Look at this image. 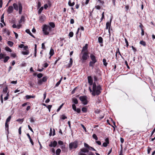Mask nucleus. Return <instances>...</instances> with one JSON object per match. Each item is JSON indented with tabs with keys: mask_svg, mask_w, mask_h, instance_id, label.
<instances>
[{
	"mask_svg": "<svg viewBox=\"0 0 155 155\" xmlns=\"http://www.w3.org/2000/svg\"><path fill=\"white\" fill-rule=\"evenodd\" d=\"M90 58L91 61L97 62L96 57L93 54H91L90 55Z\"/></svg>",
	"mask_w": 155,
	"mask_h": 155,
	"instance_id": "13",
	"label": "nucleus"
},
{
	"mask_svg": "<svg viewBox=\"0 0 155 155\" xmlns=\"http://www.w3.org/2000/svg\"><path fill=\"white\" fill-rule=\"evenodd\" d=\"M80 55V60L82 63H83L85 62L89 57L88 51L82 52V53H81Z\"/></svg>",
	"mask_w": 155,
	"mask_h": 155,
	"instance_id": "3",
	"label": "nucleus"
},
{
	"mask_svg": "<svg viewBox=\"0 0 155 155\" xmlns=\"http://www.w3.org/2000/svg\"><path fill=\"white\" fill-rule=\"evenodd\" d=\"M78 155H87L86 154L82 153L81 152H79L78 153Z\"/></svg>",
	"mask_w": 155,
	"mask_h": 155,
	"instance_id": "64",
	"label": "nucleus"
},
{
	"mask_svg": "<svg viewBox=\"0 0 155 155\" xmlns=\"http://www.w3.org/2000/svg\"><path fill=\"white\" fill-rule=\"evenodd\" d=\"M10 57L9 56H7L5 57L4 59V62L5 63H6L8 60L9 59Z\"/></svg>",
	"mask_w": 155,
	"mask_h": 155,
	"instance_id": "29",
	"label": "nucleus"
},
{
	"mask_svg": "<svg viewBox=\"0 0 155 155\" xmlns=\"http://www.w3.org/2000/svg\"><path fill=\"white\" fill-rule=\"evenodd\" d=\"M151 150V148L150 147H148L147 148V153H148V154H149L150 153V151Z\"/></svg>",
	"mask_w": 155,
	"mask_h": 155,
	"instance_id": "53",
	"label": "nucleus"
},
{
	"mask_svg": "<svg viewBox=\"0 0 155 155\" xmlns=\"http://www.w3.org/2000/svg\"><path fill=\"white\" fill-rule=\"evenodd\" d=\"M88 48V44H85V46L83 47L82 49L81 50V53L84 52H86L88 51L87 49Z\"/></svg>",
	"mask_w": 155,
	"mask_h": 155,
	"instance_id": "11",
	"label": "nucleus"
},
{
	"mask_svg": "<svg viewBox=\"0 0 155 155\" xmlns=\"http://www.w3.org/2000/svg\"><path fill=\"white\" fill-rule=\"evenodd\" d=\"M96 61H91L89 62V66L90 67H91L93 68L94 67V64L96 62Z\"/></svg>",
	"mask_w": 155,
	"mask_h": 155,
	"instance_id": "15",
	"label": "nucleus"
},
{
	"mask_svg": "<svg viewBox=\"0 0 155 155\" xmlns=\"http://www.w3.org/2000/svg\"><path fill=\"white\" fill-rule=\"evenodd\" d=\"M125 64L127 66V68L128 69H130V67H129V65H128V64L127 62V61H125Z\"/></svg>",
	"mask_w": 155,
	"mask_h": 155,
	"instance_id": "60",
	"label": "nucleus"
},
{
	"mask_svg": "<svg viewBox=\"0 0 155 155\" xmlns=\"http://www.w3.org/2000/svg\"><path fill=\"white\" fill-rule=\"evenodd\" d=\"M49 25L51 28H54L55 27V25L53 22H50L49 23Z\"/></svg>",
	"mask_w": 155,
	"mask_h": 155,
	"instance_id": "22",
	"label": "nucleus"
},
{
	"mask_svg": "<svg viewBox=\"0 0 155 155\" xmlns=\"http://www.w3.org/2000/svg\"><path fill=\"white\" fill-rule=\"evenodd\" d=\"M5 130L7 131V134H8L9 133V125L8 123L5 122Z\"/></svg>",
	"mask_w": 155,
	"mask_h": 155,
	"instance_id": "14",
	"label": "nucleus"
},
{
	"mask_svg": "<svg viewBox=\"0 0 155 155\" xmlns=\"http://www.w3.org/2000/svg\"><path fill=\"white\" fill-rule=\"evenodd\" d=\"M75 4V2H71V0H69L68 2V5L70 6H73Z\"/></svg>",
	"mask_w": 155,
	"mask_h": 155,
	"instance_id": "19",
	"label": "nucleus"
},
{
	"mask_svg": "<svg viewBox=\"0 0 155 155\" xmlns=\"http://www.w3.org/2000/svg\"><path fill=\"white\" fill-rule=\"evenodd\" d=\"M116 52H117V53H118L121 56V58L123 59H124V57L122 56V55H121V53H120V51H119V48H117V51H116Z\"/></svg>",
	"mask_w": 155,
	"mask_h": 155,
	"instance_id": "38",
	"label": "nucleus"
},
{
	"mask_svg": "<svg viewBox=\"0 0 155 155\" xmlns=\"http://www.w3.org/2000/svg\"><path fill=\"white\" fill-rule=\"evenodd\" d=\"M21 53L24 55H27L29 54V52L28 50H26L25 51H22Z\"/></svg>",
	"mask_w": 155,
	"mask_h": 155,
	"instance_id": "33",
	"label": "nucleus"
},
{
	"mask_svg": "<svg viewBox=\"0 0 155 155\" xmlns=\"http://www.w3.org/2000/svg\"><path fill=\"white\" fill-rule=\"evenodd\" d=\"M92 137L96 140H98V137L95 134H94L92 135Z\"/></svg>",
	"mask_w": 155,
	"mask_h": 155,
	"instance_id": "40",
	"label": "nucleus"
},
{
	"mask_svg": "<svg viewBox=\"0 0 155 155\" xmlns=\"http://www.w3.org/2000/svg\"><path fill=\"white\" fill-rule=\"evenodd\" d=\"M41 48L44 49L45 50L46 49L45 47V45L44 43H42L41 44Z\"/></svg>",
	"mask_w": 155,
	"mask_h": 155,
	"instance_id": "49",
	"label": "nucleus"
},
{
	"mask_svg": "<svg viewBox=\"0 0 155 155\" xmlns=\"http://www.w3.org/2000/svg\"><path fill=\"white\" fill-rule=\"evenodd\" d=\"M25 17L24 16H21L20 20L19 21V23H20L22 22H24L25 21Z\"/></svg>",
	"mask_w": 155,
	"mask_h": 155,
	"instance_id": "20",
	"label": "nucleus"
},
{
	"mask_svg": "<svg viewBox=\"0 0 155 155\" xmlns=\"http://www.w3.org/2000/svg\"><path fill=\"white\" fill-rule=\"evenodd\" d=\"M74 35V33L72 31H71L69 32V36L70 37H73V36Z\"/></svg>",
	"mask_w": 155,
	"mask_h": 155,
	"instance_id": "41",
	"label": "nucleus"
},
{
	"mask_svg": "<svg viewBox=\"0 0 155 155\" xmlns=\"http://www.w3.org/2000/svg\"><path fill=\"white\" fill-rule=\"evenodd\" d=\"M5 49L6 51H8L10 52H11L12 51V50L8 47H6L5 48Z\"/></svg>",
	"mask_w": 155,
	"mask_h": 155,
	"instance_id": "35",
	"label": "nucleus"
},
{
	"mask_svg": "<svg viewBox=\"0 0 155 155\" xmlns=\"http://www.w3.org/2000/svg\"><path fill=\"white\" fill-rule=\"evenodd\" d=\"M43 7H41L38 11V14H40L41 13V12L42 11V10H43Z\"/></svg>",
	"mask_w": 155,
	"mask_h": 155,
	"instance_id": "39",
	"label": "nucleus"
},
{
	"mask_svg": "<svg viewBox=\"0 0 155 155\" xmlns=\"http://www.w3.org/2000/svg\"><path fill=\"white\" fill-rule=\"evenodd\" d=\"M72 101L75 104H77L78 103V101L77 99L75 97H73L72 98Z\"/></svg>",
	"mask_w": 155,
	"mask_h": 155,
	"instance_id": "24",
	"label": "nucleus"
},
{
	"mask_svg": "<svg viewBox=\"0 0 155 155\" xmlns=\"http://www.w3.org/2000/svg\"><path fill=\"white\" fill-rule=\"evenodd\" d=\"M52 107V105H48L47 108L48 109L49 112L50 111L51 109V108Z\"/></svg>",
	"mask_w": 155,
	"mask_h": 155,
	"instance_id": "45",
	"label": "nucleus"
},
{
	"mask_svg": "<svg viewBox=\"0 0 155 155\" xmlns=\"http://www.w3.org/2000/svg\"><path fill=\"white\" fill-rule=\"evenodd\" d=\"M35 95H26L25 96V98L26 99H28L30 98H35Z\"/></svg>",
	"mask_w": 155,
	"mask_h": 155,
	"instance_id": "18",
	"label": "nucleus"
},
{
	"mask_svg": "<svg viewBox=\"0 0 155 155\" xmlns=\"http://www.w3.org/2000/svg\"><path fill=\"white\" fill-rule=\"evenodd\" d=\"M98 42L100 44H103V39L101 37H99L98 38Z\"/></svg>",
	"mask_w": 155,
	"mask_h": 155,
	"instance_id": "25",
	"label": "nucleus"
},
{
	"mask_svg": "<svg viewBox=\"0 0 155 155\" xmlns=\"http://www.w3.org/2000/svg\"><path fill=\"white\" fill-rule=\"evenodd\" d=\"M79 98L83 104L84 105H86L87 104L88 101L87 100V97L86 96H81L79 97Z\"/></svg>",
	"mask_w": 155,
	"mask_h": 155,
	"instance_id": "6",
	"label": "nucleus"
},
{
	"mask_svg": "<svg viewBox=\"0 0 155 155\" xmlns=\"http://www.w3.org/2000/svg\"><path fill=\"white\" fill-rule=\"evenodd\" d=\"M46 17L44 14H41L39 17V21L40 23L43 22L46 19Z\"/></svg>",
	"mask_w": 155,
	"mask_h": 155,
	"instance_id": "9",
	"label": "nucleus"
},
{
	"mask_svg": "<svg viewBox=\"0 0 155 155\" xmlns=\"http://www.w3.org/2000/svg\"><path fill=\"white\" fill-rule=\"evenodd\" d=\"M102 88L100 85L97 86L95 82H94L93 85V92L91 94L93 96L99 95L101 93Z\"/></svg>",
	"mask_w": 155,
	"mask_h": 155,
	"instance_id": "2",
	"label": "nucleus"
},
{
	"mask_svg": "<svg viewBox=\"0 0 155 155\" xmlns=\"http://www.w3.org/2000/svg\"><path fill=\"white\" fill-rule=\"evenodd\" d=\"M97 1H98L102 5H103L104 3V1H102L101 0H96Z\"/></svg>",
	"mask_w": 155,
	"mask_h": 155,
	"instance_id": "55",
	"label": "nucleus"
},
{
	"mask_svg": "<svg viewBox=\"0 0 155 155\" xmlns=\"http://www.w3.org/2000/svg\"><path fill=\"white\" fill-rule=\"evenodd\" d=\"M72 64H73V60L72 58H70L69 62L67 65L68 67V68H69L71 67L72 65Z\"/></svg>",
	"mask_w": 155,
	"mask_h": 155,
	"instance_id": "16",
	"label": "nucleus"
},
{
	"mask_svg": "<svg viewBox=\"0 0 155 155\" xmlns=\"http://www.w3.org/2000/svg\"><path fill=\"white\" fill-rule=\"evenodd\" d=\"M61 118L62 120H64L67 118V117L65 116L63 114L61 115Z\"/></svg>",
	"mask_w": 155,
	"mask_h": 155,
	"instance_id": "44",
	"label": "nucleus"
},
{
	"mask_svg": "<svg viewBox=\"0 0 155 155\" xmlns=\"http://www.w3.org/2000/svg\"><path fill=\"white\" fill-rule=\"evenodd\" d=\"M8 89V87H6L5 88H4L3 90V93H4L6 94L7 92Z\"/></svg>",
	"mask_w": 155,
	"mask_h": 155,
	"instance_id": "43",
	"label": "nucleus"
},
{
	"mask_svg": "<svg viewBox=\"0 0 155 155\" xmlns=\"http://www.w3.org/2000/svg\"><path fill=\"white\" fill-rule=\"evenodd\" d=\"M61 150L60 149H59V148L58 149L56 150V155H60V153L61 152Z\"/></svg>",
	"mask_w": 155,
	"mask_h": 155,
	"instance_id": "28",
	"label": "nucleus"
},
{
	"mask_svg": "<svg viewBox=\"0 0 155 155\" xmlns=\"http://www.w3.org/2000/svg\"><path fill=\"white\" fill-rule=\"evenodd\" d=\"M29 139L30 142H31V144H32V146H33L34 145V142H33V141L32 140L31 138H29Z\"/></svg>",
	"mask_w": 155,
	"mask_h": 155,
	"instance_id": "62",
	"label": "nucleus"
},
{
	"mask_svg": "<svg viewBox=\"0 0 155 155\" xmlns=\"http://www.w3.org/2000/svg\"><path fill=\"white\" fill-rule=\"evenodd\" d=\"M51 152L53 153V154L54 155L55 153V149L54 148H52L51 149Z\"/></svg>",
	"mask_w": 155,
	"mask_h": 155,
	"instance_id": "52",
	"label": "nucleus"
},
{
	"mask_svg": "<svg viewBox=\"0 0 155 155\" xmlns=\"http://www.w3.org/2000/svg\"><path fill=\"white\" fill-rule=\"evenodd\" d=\"M88 82L90 85H93V80L91 76H88L87 77Z\"/></svg>",
	"mask_w": 155,
	"mask_h": 155,
	"instance_id": "10",
	"label": "nucleus"
},
{
	"mask_svg": "<svg viewBox=\"0 0 155 155\" xmlns=\"http://www.w3.org/2000/svg\"><path fill=\"white\" fill-rule=\"evenodd\" d=\"M140 25H139V27L141 28V30L142 29H143V28L144 27V26L141 23H140Z\"/></svg>",
	"mask_w": 155,
	"mask_h": 155,
	"instance_id": "54",
	"label": "nucleus"
},
{
	"mask_svg": "<svg viewBox=\"0 0 155 155\" xmlns=\"http://www.w3.org/2000/svg\"><path fill=\"white\" fill-rule=\"evenodd\" d=\"M5 55L2 53L0 54V59H2L4 58Z\"/></svg>",
	"mask_w": 155,
	"mask_h": 155,
	"instance_id": "59",
	"label": "nucleus"
},
{
	"mask_svg": "<svg viewBox=\"0 0 155 155\" xmlns=\"http://www.w3.org/2000/svg\"><path fill=\"white\" fill-rule=\"evenodd\" d=\"M72 109L74 110V111L76 110V109L77 108H76V105H75V104H73L72 105Z\"/></svg>",
	"mask_w": 155,
	"mask_h": 155,
	"instance_id": "48",
	"label": "nucleus"
},
{
	"mask_svg": "<svg viewBox=\"0 0 155 155\" xmlns=\"http://www.w3.org/2000/svg\"><path fill=\"white\" fill-rule=\"evenodd\" d=\"M42 30L44 35H48L49 34V32L51 31V28L49 25L44 24L42 26Z\"/></svg>",
	"mask_w": 155,
	"mask_h": 155,
	"instance_id": "4",
	"label": "nucleus"
},
{
	"mask_svg": "<svg viewBox=\"0 0 155 155\" xmlns=\"http://www.w3.org/2000/svg\"><path fill=\"white\" fill-rule=\"evenodd\" d=\"M69 146L70 150H71L73 148L76 149L78 146V142L75 140L72 142L69 143Z\"/></svg>",
	"mask_w": 155,
	"mask_h": 155,
	"instance_id": "5",
	"label": "nucleus"
},
{
	"mask_svg": "<svg viewBox=\"0 0 155 155\" xmlns=\"http://www.w3.org/2000/svg\"><path fill=\"white\" fill-rule=\"evenodd\" d=\"M57 144V142L55 140L53 141V142H51L49 144V146L50 147H55Z\"/></svg>",
	"mask_w": 155,
	"mask_h": 155,
	"instance_id": "12",
	"label": "nucleus"
},
{
	"mask_svg": "<svg viewBox=\"0 0 155 155\" xmlns=\"http://www.w3.org/2000/svg\"><path fill=\"white\" fill-rule=\"evenodd\" d=\"M108 144H109L108 143H107L106 142H104L103 143V145L102 146H103V147H106L107 146Z\"/></svg>",
	"mask_w": 155,
	"mask_h": 155,
	"instance_id": "56",
	"label": "nucleus"
},
{
	"mask_svg": "<svg viewBox=\"0 0 155 155\" xmlns=\"http://www.w3.org/2000/svg\"><path fill=\"white\" fill-rule=\"evenodd\" d=\"M88 149H89L90 150H92L95 151H96V150L94 148L91 146L89 147Z\"/></svg>",
	"mask_w": 155,
	"mask_h": 155,
	"instance_id": "61",
	"label": "nucleus"
},
{
	"mask_svg": "<svg viewBox=\"0 0 155 155\" xmlns=\"http://www.w3.org/2000/svg\"><path fill=\"white\" fill-rule=\"evenodd\" d=\"M82 153H88L89 152V150L85 148H83L80 149V151Z\"/></svg>",
	"mask_w": 155,
	"mask_h": 155,
	"instance_id": "17",
	"label": "nucleus"
},
{
	"mask_svg": "<svg viewBox=\"0 0 155 155\" xmlns=\"http://www.w3.org/2000/svg\"><path fill=\"white\" fill-rule=\"evenodd\" d=\"M13 6L14 8L12 6H10L8 7L7 12L8 14H11L13 12L14 8L17 11L18 10L19 14H21L22 11V6L20 2H18V4L16 3H13Z\"/></svg>",
	"mask_w": 155,
	"mask_h": 155,
	"instance_id": "1",
	"label": "nucleus"
},
{
	"mask_svg": "<svg viewBox=\"0 0 155 155\" xmlns=\"http://www.w3.org/2000/svg\"><path fill=\"white\" fill-rule=\"evenodd\" d=\"M11 118V116H9L8 118L6 119L5 122L8 123L10 122Z\"/></svg>",
	"mask_w": 155,
	"mask_h": 155,
	"instance_id": "36",
	"label": "nucleus"
},
{
	"mask_svg": "<svg viewBox=\"0 0 155 155\" xmlns=\"http://www.w3.org/2000/svg\"><path fill=\"white\" fill-rule=\"evenodd\" d=\"M75 111H76L78 113H80L81 112V110L80 108H77L76 109Z\"/></svg>",
	"mask_w": 155,
	"mask_h": 155,
	"instance_id": "57",
	"label": "nucleus"
},
{
	"mask_svg": "<svg viewBox=\"0 0 155 155\" xmlns=\"http://www.w3.org/2000/svg\"><path fill=\"white\" fill-rule=\"evenodd\" d=\"M54 54V50L51 48L50 49L49 54L50 55V57L53 56Z\"/></svg>",
	"mask_w": 155,
	"mask_h": 155,
	"instance_id": "23",
	"label": "nucleus"
},
{
	"mask_svg": "<svg viewBox=\"0 0 155 155\" xmlns=\"http://www.w3.org/2000/svg\"><path fill=\"white\" fill-rule=\"evenodd\" d=\"M103 62L104 66L106 67L108 64L106 62V60L105 58H104L103 60Z\"/></svg>",
	"mask_w": 155,
	"mask_h": 155,
	"instance_id": "32",
	"label": "nucleus"
},
{
	"mask_svg": "<svg viewBox=\"0 0 155 155\" xmlns=\"http://www.w3.org/2000/svg\"><path fill=\"white\" fill-rule=\"evenodd\" d=\"M112 21V18H111L110 20V22L108 21L106 23V29H108V31L109 33V34L110 36V27L111 25V23Z\"/></svg>",
	"mask_w": 155,
	"mask_h": 155,
	"instance_id": "7",
	"label": "nucleus"
},
{
	"mask_svg": "<svg viewBox=\"0 0 155 155\" xmlns=\"http://www.w3.org/2000/svg\"><path fill=\"white\" fill-rule=\"evenodd\" d=\"M43 74L41 73H39L37 75V77L38 78H40L43 76Z\"/></svg>",
	"mask_w": 155,
	"mask_h": 155,
	"instance_id": "42",
	"label": "nucleus"
},
{
	"mask_svg": "<svg viewBox=\"0 0 155 155\" xmlns=\"http://www.w3.org/2000/svg\"><path fill=\"white\" fill-rule=\"evenodd\" d=\"M81 110L84 113H86L87 112V109L86 107H84L82 108Z\"/></svg>",
	"mask_w": 155,
	"mask_h": 155,
	"instance_id": "27",
	"label": "nucleus"
},
{
	"mask_svg": "<svg viewBox=\"0 0 155 155\" xmlns=\"http://www.w3.org/2000/svg\"><path fill=\"white\" fill-rule=\"evenodd\" d=\"M7 44L9 46L12 47L13 46L14 43L12 41H8L7 42Z\"/></svg>",
	"mask_w": 155,
	"mask_h": 155,
	"instance_id": "26",
	"label": "nucleus"
},
{
	"mask_svg": "<svg viewBox=\"0 0 155 155\" xmlns=\"http://www.w3.org/2000/svg\"><path fill=\"white\" fill-rule=\"evenodd\" d=\"M102 17L101 18V21L100 22H101L103 19H104V12H103L101 14Z\"/></svg>",
	"mask_w": 155,
	"mask_h": 155,
	"instance_id": "34",
	"label": "nucleus"
},
{
	"mask_svg": "<svg viewBox=\"0 0 155 155\" xmlns=\"http://www.w3.org/2000/svg\"><path fill=\"white\" fill-rule=\"evenodd\" d=\"M89 20H91L92 18V13L91 12L90 13L89 15Z\"/></svg>",
	"mask_w": 155,
	"mask_h": 155,
	"instance_id": "63",
	"label": "nucleus"
},
{
	"mask_svg": "<svg viewBox=\"0 0 155 155\" xmlns=\"http://www.w3.org/2000/svg\"><path fill=\"white\" fill-rule=\"evenodd\" d=\"M105 141L106 142V143H108V144L109 143V139L107 137L106 138L105 140Z\"/></svg>",
	"mask_w": 155,
	"mask_h": 155,
	"instance_id": "58",
	"label": "nucleus"
},
{
	"mask_svg": "<svg viewBox=\"0 0 155 155\" xmlns=\"http://www.w3.org/2000/svg\"><path fill=\"white\" fill-rule=\"evenodd\" d=\"M140 44L144 46H145L146 45V42L143 41H140Z\"/></svg>",
	"mask_w": 155,
	"mask_h": 155,
	"instance_id": "31",
	"label": "nucleus"
},
{
	"mask_svg": "<svg viewBox=\"0 0 155 155\" xmlns=\"http://www.w3.org/2000/svg\"><path fill=\"white\" fill-rule=\"evenodd\" d=\"M58 144L60 145H63L64 144L63 142L61 140H59L58 142Z\"/></svg>",
	"mask_w": 155,
	"mask_h": 155,
	"instance_id": "50",
	"label": "nucleus"
},
{
	"mask_svg": "<svg viewBox=\"0 0 155 155\" xmlns=\"http://www.w3.org/2000/svg\"><path fill=\"white\" fill-rule=\"evenodd\" d=\"M63 105H64V104H61L60 106V107H59L57 109V112H58L60 110V109H61V108L62 107H63Z\"/></svg>",
	"mask_w": 155,
	"mask_h": 155,
	"instance_id": "46",
	"label": "nucleus"
},
{
	"mask_svg": "<svg viewBox=\"0 0 155 155\" xmlns=\"http://www.w3.org/2000/svg\"><path fill=\"white\" fill-rule=\"evenodd\" d=\"M62 77H61L60 80L58 81L55 85V87H58L60 84L62 80Z\"/></svg>",
	"mask_w": 155,
	"mask_h": 155,
	"instance_id": "30",
	"label": "nucleus"
},
{
	"mask_svg": "<svg viewBox=\"0 0 155 155\" xmlns=\"http://www.w3.org/2000/svg\"><path fill=\"white\" fill-rule=\"evenodd\" d=\"M129 6L128 5H127L125 7V11L127 13L128 12V9H129Z\"/></svg>",
	"mask_w": 155,
	"mask_h": 155,
	"instance_id": "37",
	"label": "nucleus"
},
{
	"mask_svg": "<svg viewBox=\"0 0 155 155\" xmlns=\"http://www.w3.org/2000/svg\"><path fill=\"white\" fill-rule=\"evenodd\" d=\"M81 127L83 128V129H84V130L86 132H87V130H86V128L84 127V125H83V124H81Z\"/></svg>",
	"mask_w": 155,
	"mask_h": 155,
	"instance_id": "51",
	"label": "nucleus"
},
{
	"mask_svg": "<svg viewBox=\"0 0 155 155\" xmlns=\"http://www.w3.org/2000/svg\"><path fill=\"white\" fill-rule=\"evenodd\" d=\"M47 77L45 76L43 77L42 79L39 80L38 81V85H41L43 82H45L47 81Z\"/></svg>",
	"mask_w": 155,
	"mask_h": 155,
	"instance_id": "8",
	"label": "nucleus"
},
{
	"mask_svg": "<svg viewBox=\"0 0 155 155\" xmlns=\"http://www.w3.org/2000/svg\"><path fill=\"white\" fill-rule=\"evenodd\" d=\"M125 42L126 43V47L127 48H128V46H129V44H128V41H127V40L126 38H125Z\"/></svg>",
	"mask_w": 155,
	"mask_h": 155,
	"instance_id": "47",
	"label": "nucleus"
},
{
	"mask_svg": "<svg viewBox=\"0 0 155 155\" xmlns=\"http://www.w3.org/2000/svg\"><path fill=\"white\" fill-rule=\"evenodd\" d=\"M25 31L28 34L30 35L32 37H33L34 38H35L34 36L31 33V32L30 31L29 29H26Z\"/></svg>",
	"mask_w": 155,
	"mask_h": 155,
	"instance_id": "21",
	"label": "nucleus"
}]
</instances>
